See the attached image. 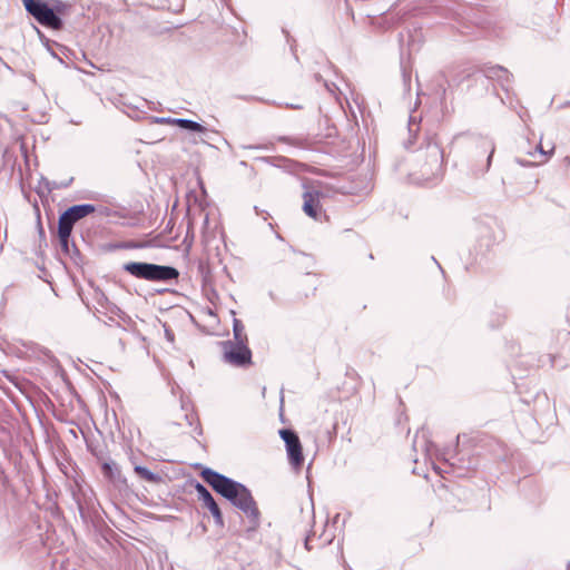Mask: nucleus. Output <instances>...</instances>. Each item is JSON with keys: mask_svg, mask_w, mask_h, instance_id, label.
Listing matches in <instances>:
<instances>
[{"mask_svg": "<svg viewBox=\"0 0 570 570\" xmlns=\"http://www.w3.org/2000/svg\"><path fill=\"white\" fill-rule=\"evenodd\" d=\"M199 475L216 493L244 513L248 520L246 538L253 539L261 527V511L252 491L245 484L208 466H204Z\"/></svg>", "mask_w": 570, "mask_h": 570, "instance_id": "1", "label": "nucleus"}, {"mask_svg": "<svg viewBox=\"0 0 570 570\" xmlns=\"http://www.w3.org/2000/svg\"><path fill=\"white\" fill-rule=\"evenodd\" d=\"M26 12L40 26L52 31L65 29V20L70 17L72 3L63 0H21Z\"/></svg>", "mask_w": 570, "mask_h": 570, "instance_id": "2", "label": "nucleus"}, {"mask_svg": "<svg viewBox=\"0 0 570 570\" xmlns=\"http://www.w3.org/2000/svg\"><path fill=\"white\" fill-rule=\"evenodd\" d=\"M122 271L137 279L154 283L177 282L179 277V272L174 266L147 262H127L122 265Z\"/></svg>", "mask_w": 570, "mask_h": 570, "instance_id": "3", "label": "nucleus"}, {"mask_svg": "<svg viewBox=\"0 0 570 570\" xmlns=\"http://www.w3.org/2000/svg\"><path fill=\"white\" fill-rule=\"evenodd\" d=\"M417 159L423 160L421 175L425 179L438 178L443 173L444 150L435 136H426Z\"/></svg>", "mask_w": 570, "mask_h": 570, "instance_id": "4", "label": "nucleus"}, {"mask_svg": "<svg viewBox=\"0 0 570 570\" xmlns=\"http://www.w3.org/2000/svg\"><path fill=\"white\" fill-rule=\"evenodd\" d=\"M465 438V434H459L456 436L455 453L445 461L449 462L452 468H456L463 471H473L476 470L480 465V453L476 446H465L463 441Z\"/></svg>", "mask_w": 570, "mask_h": 570, "instance_id": "5", "label": "nucleus"}, {"mask_svg": "<svg viewBox=\"0 0 570 570\" xmlns=\"http://www.w3.org/2000/svg\"><path fill=\"white\" fill-rule=\"evenodd\" d=\"M224 350V361L236 367L252 365V351L248 342H233L230 340L220 343Z\"/></svg>", "mask_w": 570, "mask_h": 570, "instance_id": "6", "label": "nucleus"}, {"mask_svg": "<svg viewBox=\"0 0 570 570\" xmlns=\"http://www.w3.org/2000/svg\"><path fill=\"white\" fill-rule=\"evenodd\" d=\"M279 436L285 443L288 461L293 469L298 470L303 466L304 455L301 440L297 433L292 429H281Z\"/></svg>", "mask_w": 570, "mask_h": 570, "instance_id": "7", "label": "nucleus"}, {"mask_svg": "<svg viewBox=\"0 0 570 570\" xmlns=\"http://www.w3.org/2000/svg\"><path fill=\"white\" fill-rule=\"evenodd\" d=\"M495 151V144L489 137H479L475 140L473 156L476 158L475 171L485 174L491 166L492 157Z\"/></svg>", "mask_w": 570, "mask_h": 570, "instance_id": "8", "label": "nucleus"}, {"mask_svg": "<svg viewBox=\"0 0 570 570\" xmlns=\"http://www.w3.org/2000/svg\"><path fill=\"white\" fill-rule=\"evenodd\" d=\"M95 301L99 306L98 312L105 315H109L110 322L114 321V316H117L121 322L126 324H129L131 322L130 316L126 312H124L117 304L111 302L102 291L96 289Z\"/></svg>", "mask_w": 570, "mask_h": 570, "instance_id": "9", "label": "nucleus"}, {"mask_svg": "<svg viewBox=\"0 0 570 570\" xmlns=\"http://www.w3.org/2000/svg\"><path fill=\"white\" fill-rule=\"evenodd\" d=\"M305 191L303 193V212L311 218L317 219L322 212L321 198L324 193L317 189H308L304 185Z\"/></svg>", "mask_w": 570, "mask_h": 570, "instance_id": "10", "label": "nucleus"}, {"mask_svg": "<svg viewBox=\"0 0 570 570\" xmlns=\"http://www.w3.org/2000/svg\"><path fill=\"white\" fill-rule=\"evenodd\" d=\"M101 472L105 478L115 484H126V478L121 474V471L116 462L112 460L105 461L101 463Z\"/></svg>", "mask_w": 570, "mask_h": 570, "instance_id": "11", "label": "nucleus"}, {"mask_svg": "<svg viewBox=\"0 0 570 570\" xmlns=\"http://www.w3.org/2000/svg\"><path fill=\"white\" fill-rule=\"evenodd\" d=\"M190 485L195 489L198 500L203 502V504L210 510L217 502L215 501L213 494L209 490L199 481L191 479Z\"/></svg>", "mask_w": 570, "mask_h": 570, "instance_id": "12", "label": "nucleus"}, {"mask_svg": "<svg viewBox=\"0 0 570 570\" xmlns=\"http://www.w3.org/2000/svg\"><path fill=\"white\" fill-rule=\"evenodd\" d=\"M58 239L60 249L63 254L70 256L71 258H73V256H80L79 249L71 239V234L63 235V233H58Z\"/></svg>", "mask_w": 570, "mask_h": 570, "instance_id": "13", "label": "nucleus"}, {"mask_svg": "<svg viewBox=\"0 0 570 570\" xmlns=\"http://www.w3.org/2000/svg\"><path fill=\"white\" fill-rule=\"evenodd\" d=\"M77 219L72 217L68 209H65L58 218V232L63 235L71 234Z\"/></svg>", "mask_w": 570, "mask_h": 570, "instance_id": "14", "label": "nucleus"}, {"mask_svg": "<svg viewBox=\"0 0 570 570\" xmlns=\"http://www.w3.org/2000/svg\"><path fill=\"white\" fill-rule=\"evenodd\" d=\"M134 472L142 480L153 483V484H159L163 482V476L159 473L153 472L146 466L142 465H135Z\"/></svg>", "mask_w": 570, "mask_h": 570, "instance_id": "15", "label": "nucleus"}, {"mask_svg": "<svg viewBox=\"0 0 570 570\" xmlns=\"http://www.w3.org/2000/svg\"><path fill=\"white\" fill-rule=\"evenodd\" d=\"M69 213L78 220L95 213L97 207L94 204H77L67 208Z\"/></svg>", "mask_w": 570, "mask_h": 570, "instance_id": "16", "label": "nucleus"}, {"mask_svg": "<svg viewBox=\"0 0 570 570\" xmlns=\"http://www.w3.org/2000/svg\"><path fill=\"white\" fill-rule=\"evenodd\" d=\"M175 125L179 127L180 129L187 130L189 132H207V128L203 126L202 124L186 118H176Z\"/></svg>", "mask_w": 570, "mask_h": 570, "instance_id": "17", "label": "nucleus"}, {"mask_svg": "<svg viewBox=\"0 0 570 570\" xmlns=\"http://www.w3.org/2000/svg\"><path fill=\"white\" fill-rule=\"evenodd\" d=\"M420 131V121L412 115L409 117L407 132L409 138L404 141V148L411 149L414 145V140L416 139Z\"/></svg>", "mask_w": 570, "mask_h": 570, "instance_id": "18", "label": "nucleus"}, {"mask_svg": "<svg viewBox=\"0 0 570 570\" xmlns=\"http://www.w3.org/2000/svg\"><path fill=\"white\" fill-rule=\"evenodd\" d=\"M276 140L302 149H308L311 147L309 140L306 137L278 136Z\"/></svg>", "mask_w": 570, "mask_h": 570, "instance_id": "19", "label": "nucleus"}, {"mask_svg": "<svg viewBox=\"0 0 570 570\" xmlns=\"http://www.w3.org/2000/svg\"><path fill=\"white\" fill-rule=\"evenodd\" d=\"M35 29L37 30V33L42 42V45L47 48V50L50 52V55L52 57H57L56 52H55V49H53V46L56 48H58L62 53H65L66 51H68V48L56 42V41H51L49 38H47L40 30L39 28L35 27Z\"/></svg>", "mask_w": 570, "mask_h": 570, "instance_id": "20", "label": "nucleus"}, {"mask_svg": "<svg viewBox=\"0 0 570 570\" xmlns=\"http://www.w3.org/2000/svg\"><path fill=\"white\" fill-rule=\"evenodd\" d=\"M481 71L485 78L497 81L500 75H504V67L500 65H487Z\"/></svg>", "mask_w": 570, "mask_h": 570, "instance_id": "21", "label": "nucleus"}, {"mask_svg": "<svg viewBox=\"0 0 570 570\" xmlns=\"http://www.w3.org/2000/svg\"><path fill=\"white\" fill-rule=\"evenodd\" d=\"M233 342H248L243 322L236 317L233 320Z\"/></svg>", "mask_w": 570, "mask_h": 570, "instance_id": "22", "label": "nucleus"}, {"mask_svg": "<svg viewBox=\"0 0 570 570\" xmlns=\"http://www.w3.org/2000/svg\"><path fill=\"white\" fill-rule=\"evenodd\" d=\"M498 85L507 94V98L510 99L511 85L513 82V75L504 68V75H500L497 79Z\"/></svg>", "mask_w": 570, "mask_h": 570, "instance_id": "23", "label": "nucleus"}, {"mask_svg": "<svg viewBox=\"0 0 570 570\" xmlns=\"http://www.w3.org/2000/svg\"><path fill=\"white\" fill-rule=\"evenodd\" d=\"M256 160L268 164L274 167H282L284 164H287L291 161L288 158L284 157V156H263V157H257Z\"/></svg>", "mask_w": 570, "mask_h": 570, "instance_id": "24", "label": "nucleus"}, {"mask_svg": "<svg viewBox=\"0 0 570 570\" xmlns=\"http://www.w3.org/2000/svg\"><path fill=\"white\" fill-rule=\"evenodd\" d=\"M76 503H77V508H78L80 518L85 522H88L89 520H91L92 519L91 509L89 507H85V504L80 501L79 498H76Z\"/></svg>", "mask_w": 570, "mask_h": 570, "instance_id": "25", "label": "nucleus"}, {"mask_svg": "<svg viewBox=\"0 0 570 570\" xmlns=\"http://www.w3.org/2000/svg\"><path fill=\"white\" fill-rule=\"evenodd\" d=\"M209 512L214 518L215 524L217 527L223 528L225 523H224V517H223L219 505L216 503L214 507L210 508Z\"/></svg>", "mask_w": 570, "mask_h": 570, "instance_id": "26", "label": "nucleus"}, {"mask_svg": "<svg viewBox=\"0 0 570 570\" xmlns=\"http://www.w3.org/2000/svg\"><path fill=\"white\" fill-rule=\"evenodd\" d=\"M124 242V249H140L146 248L149 246L148 242H139V240H122Z\"/></svg>", "mask_w": 570, "mask_h": 570, "instance_id": "27", "label": "nucleus"}, {"mask_svg": "<svg viewBox=\"0 0 570 570\" xmlns=\"http://www.w3.org/2000/svg\"><path fill=\"white\" fill-rule=\"evenodd\" d=\"M101 249L106 253H112L119 249H124V242H111L101 245Z\"/></svg>", "mask_w": 570, "mask_h": 570, "instance_id": "28", "label": "nucleus"}, {"mask_svg": "<svg viewBox=\"0 0 570 570\" xmlns=\"http://www.w3.org/2000/svg\"><path fill=\"white\" fill-rule=\"evenodd\" d=\"M150 119L154 124H168V125H175V120H176V118H171V117H156V116L150 117Z\"/></svg>", "mask_w": 570, "mask_h": 570, "instance_id": "29", "label": "nucleus"}, {"mask_svg": "<svg viewBox=\"0 0 570 570\" xmlns=\"http://www.w3.org/2000/svg\"><path fill=\"white\" fill-rule=\"evenodd\" d=\"M494 317H495L494 320L490 321V326L493 328L499 327L504 321V315H502V314L498 313L494 315Z\"/></svg>", "mask_w": 570, "mask_h": 570, "instance_id": "30", "label": "nucleus"}, {"mask_svg": "<svg viewBox=\"0 0 570 570\" xmlns=\"http://www.w3.org/2000/svg\"><path fill=\"white\" fill-rule=\"evenodd\" d=\"M246 148H248V149H265V150H274L275 149L274 144H269V145H250V146H247Z\"/></svg>", "mask_w": 570, "mask_h": 570, "instance_id": "31", "label": "nucleus"}, {"mask_svg": "<svg viewBox=\"0 0 570 570\" xmlns=\"http://www.w3.org/2000/svg\"><path fill=\"white\" fill-rule=\"evenodd\" d=\"M514 161L522 167H530V166L534 165V163L523 159V158H520V157H515Z\"/></svg>", "mask_w": 570, "mask_h": 570, "instance_id": "32", "label": "nucleus"}, {"mask_svg": "<svg viewBox=\"0 0 570 570\" xmlns=\"http://www.w3.org/2000/svg\"><path fill=\"white\" fill-rule=\"evenodd\" d=\"M55 52H56V55H57V57H55V58H56V59H58L60 63H65L63 58L61 57V55H62V56H65V57H68V56H67V53H69V52H70V50L68 49V51H66L65 53H62V52L57 48V50H55Z\"/></svg>", "mask_w": 570, "mask_h": 570, "instance_id": "33", "label": "nucleus"}, {"mask_svg": "<svg viewBox=\"0 0 570 570\" xmlns=\"http://www.w3.org/2000/svg\"><path fill=\"white\" fill-rule=\"evenodd\" d=\"M535 153H539L541 156H546V155H547V154H546V151L543 150V148H542L541 144H539V145L537 146V148H535V150H534V151H530V153H529V155H530V156H534V154H535Z\"/></svg>", "mask_w": 570, "mask_h": 570, "instance_id": "34", "label": "nucleus"}, {"mask_svg": "<svg viewBox=\"0 0 570 570\" xmlns=\"http://www.w3.org/2000/svg\"><path fill=\"white\" fill-rule=\"evenodd\" d=\"M99 214L102 215V216H109L110 215V209L108 207H99Z\"/></svg>", "mask_w": 570, "mask_h": 570, "instance_id": "35", "label": "nucleus"}, {"mask_svg": "<svg viewBox=\"0 0 570 570\" xmlns=\"http://www.w3.org/2000/svg\"><path fill=\"white\" fill-rule=\"evenodd\" d=\"M165 334H166V337L168 341H170V342L174 341V333L170 330L166 328Z\"/></svg>", "mask_w": 570, "mask_h": 570, "instance_id": "36", "label": "nucleus"}, {"mask_svg": "<svg viewBox=\"0 0 570 570\" xmlns=\"http://www.w3.org/2000/svg\"><path fill=\"white\" fill-rule=\"evenodd\" d=\"M254 210L256 212L257 215H259L261 213H264L266 215V216H264V219L265 220L267 219L268 213L261 210L257 206H254Z\"/></svg>", "mask_w": 570, "mask_h": 570, "instance_id": "37", "label": "nucleus"}, {"mask_svg": "<svg viewBox=\"0 0 570 570\" xmlns=\"http://www.w3.org/2000/svg\"><path fill=\"white\" fill-rule=\"evenodd\" d=\"M185 417H186L188 424L191 425L193 424V420H194V415L193 414H186Z\"/></svg>", "mask_w": 570, "mask_h": 570, "instance_id": "38", "label": "nucleus"}, {"mask_svg": "<svg viewBox=\"0 0 570 570\" xmlns=\"http://www.w3.org/2000/svg\"><path fill=\"white\" fill-rule=\"evenodd\" d=\"M168 291H169L168 288H157V289H155V293H156V294H165V293H167Z\"/></svg>", "mask_w": 570, "mask_h": 570, "instance_id": "39", "label": "nucleus"}, {"mask_svg": "<svg viewBox=\"0 0 570 570\" xmlns=\"http://www.w3.org/2000/svg\"><path fill=\"white\" fill-rule=\"evenodd\" d=\"M72 180H73V178H70L68 181H63V184H61L60 186L66 188L72 183Z\"/></svg>", "mask_w": 570, "mask_h": 570, "instance_id": "40", "label": "nucleus"}, {"mask_svg": "<svg viewBox=\"0 0 570 570\" xmlns=\"http://www.w3.org/2000/svg\"><path fill=\"white\" fill-rule=\"evenodd\" d=\"M287 107H289L291 109H301L302 108V106L296 105V104L287 105Z\"/></svg>", "mask_w": 570, "mask_h": 570, "instance_id": "41", "label": "nucleus"}, {"mask_svg": "<svg viewBox=\"0 0 570 570\" xmlns=\"http://www.w3.org/2000/svg\"><path fill=\"white\" fill-rule=\"evenodd\" d=\"M432 259H433V262L438 265V267L440 268V271L444 274V271H443V268L441 267V265L439 264V262L436 261V258L432 256Z\"/></svg>", "mask_w": 570, "mask_h": 570, "instance_id": "42", "label": "nucleus"}, {"mask_svg": "<svg viewBox=\"0 0 570 570\" xmlns=\"http://www.w3.org/2000/svg\"><path fill=\"white\" fill-rule=\"evenodd\" d=\"M305 548H306L307 550H311V549H312V548L309 547V538H308V537L305 539Z\"/></svg>", "mask_w": 570, "mask_h": 570, "instance_id": "43", "label": "nucleus"}, {"mask_svg": "<svg viewBox=\"0 0 570 570\" xmlns=\"http://www.w3.org/2000/svg\"><path fill=\"white\" fill-rule=\"evenodd\" d=\"M45 184H46V187H47L48 193H50V191H51V189H52V188L50 187V183H49L48 180H45Z\"/></svg>", "mask_w": 570, "mask_h": 570, "instance_id": "44", "label": "nucleus"}, {"mask_svg": "<svg viewBox=\"0 0 570 570\" xmlns=\"http://www.w3.org/2000/svg\"><path fill=\"white\" fill-rule=\"evenodd\" d=\"M196 430H198V434L200 435L203 433L200 425L198 424Z\"/></svg>", "mask_w": 570, "mask_h": 570, "instance_id": "45", "label": "nucleus"}, {"mask_svg": "<svg viewBox=\"0 0 570 570\" xmlns=\"http://www.w3.org/2000/svg\"><path fill=\"white\" fill-rule=\"evenodd\" d=\"M567 570H570V561L567 563Z\"/></svg>", "mask_w": 570, "mask_h": 570, "instance_id": "46", "label": "nucleus"}]
</instances>
